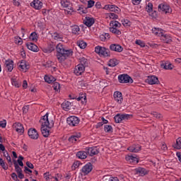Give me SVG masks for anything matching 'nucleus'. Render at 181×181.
I'll list each match as a JSON object with an SVG mask.
<instances>
[{"label":"nucleus","instance_id":"nucleus-49","mask_svg":"<svg viewBox=\"0 0 181 181\" xmlns=\"http://www.w3.org/2000/svg\"><path fill=\"white\" fill-rule=\"evenodd\" d=\"M105 132H112V126L106 124L104 126Z\"/></svg>","mask_w":181,"mask_h":181},{"label":"nucleus","instance_id":"nucleus-37","mask_svg":"<svg viewBox=\"0 0 181 181\" xmlns=\"http://www.w3.org/2000/svg\"><path fill=\"white\" fill-rule=\"evenodd\" d=\"M82 66H83V67H88V59H87L86 57H81L80 58V64Z\"/></svg>","mask_w":181,"mask_h":181},{"label":"nucleus","instance_id":"nucleus-8","mask_svg":"<svg viewBox=\"0 0 181 181\" xmlns=\"http://www.w3.org/2000/svg\"><path fill=\"white\" fill-rule=\"evenodd\" d=\"M66 123L69 127H77L80 124V119L76 116H70L67 117Z\"/></svg>","mask_w":181,"mask_h":181},{"label":"nucleus","instance_id":"nucleus-11","mask_svg":"<svg viewBox=\"0 0 181 181\" xmlns=\"http://www.w3.org/2000/svg\"><path fill=\"white\" fill-rule=\"evenodd\" d=\"M29 63L25 60H21L18 63V68L21 71H23L24 73H26L28 70H29Z\"/></svg>","mask_w":181,"mask_h":181},{"label":"nucleus","instance_id":"nucleus-7","mask_svg":"<svg viewBox=\"0 0 181 181\" xmlns=\"http://www.w3.org/2000/svg\"><path fill=\"white\" fill-rule=\"evenodd\" d=\"M158 12H164V13H172V8L168 4V3L164 2L158 5Z\"/></svg>","mask_w":181,"mask_h":181},{"label":"nucleus","instance_id":"nucleus-53","mask_svg":"<svg viewBox=\"0 0 181 181\" xmlns=\"http://www.w3.org/2000/svg\"><path fill=\"white\" fill-rule=\"evenodd\" d=\"M14 168L17 173H22V168L19 167V165H18V163H16V161L14 162Z\"/></svg>","mask_w":181,"mask_h":181},{"label":"nucleus","instance_id":"nucleus-40","mask_svg":"<svg viewBox=\"0 0 181 181\" xmlns=\"http://www.w3.org/2000/svg\"><path fill=\"white\" fill-rule=\"evenodd\" d=\"M118 64V61L117 60V59H112L109 61L108 62V66L110 67H115V66H117Z\"/></svg>","mask_w":181,"mask_h":181},{"label":"nucleus","instance_id":"nucleus-29","mask_svg":"<svg viewBox=\"0 0 181 181\" xmlns=\"http://www.w3.org/2000/svg\"><path fill=\"white\" fill-rule=\"evenodd\" d=\"M71 30L72 35H75V36H78V35H80V27L77 25H71Z\"/></svg>","mask_w":181,"mask_h":181},{"label":"nucleus","instance_id":"nucleus-44","mask_svg":"<svg viewBox=\"0 0 181 181\" xmlns=\"http://www.w3.org/2000/svg\"><path fill=\"white\" fill-rule=\"evenodd\" d=\"M137 173H139L141 176H145L146 175L147 172L145 168H139L136 170Z\"/></svg>","mask_w":181,"mask_h":181},{"label":"nucleus","instance_id":"nucleus-45","mask_svg":"<svg viewBox=\"0 0 181 181\" xmlns=\"http://www.w3.org/2000/svg\"><path fill=\"white\" fill-rule=\"evenodd\" d=\"M151 115H153L154 118H156L157 119H160L163 117L162 115L158 112H151Z\"/></svg>","mask_w":181,"mask_h":181},{"label":"nucleus","instance_id":"nucleus-59","mask_svg":"<svg viewBox=\"0 0 181 181\" xmlns=\"http://www.w3.org/2000/svg\"><path fill=\"white\" fill-rule=\"evenodd\" d=\"M26 165L28 166V168H29V169H33L35 168L33 164H32V163H30L29 161L26 162Z\"/></svg>","mask_w":181,"mask_h":181},{"label":"nucleus","instance_id":"nucleus-19","mask_svg":"<svg viewBox=\"0 0 181 181\" xmlns=\"http://www.w3.org/2000/svg\"><path fill=\"white\" fill-rule=\"evenodd\" d=\"M83 23L88 26V28H91V26L95 23V21L93 17L86 16L83 21Z\"/></svg>","mask_w":181,"mask_h":181},{"label":"nucleus","instance_id":"nucleus-56","mask_svg":"<svg viewBox=\"0 0 181 181\" xmlns=\"http://www.w3.org/2000/svg\"><path fill=\"white\" fill-rule=\"evenodd\" d=\"M0 127H1V128L6 127V121L5 119L3 121H0Z\"/></svg>","mask_w":181,"mask_h":181},{"label":"nucleus","instance_id":"nucleus-15","mask_svg":"<svg viewBox=\"0 0 181 181\" xmlns=\"http://www.w3.org/2000/svg\"><path fill=\"white\" fill-rule=\"evenodd\" d=\"M126 160L127 162H129V163H132V165H136V163L139 162V159H138V158L135 155L126 156Z\"/></svg>","mask_w":181,"mask_h":181},{"label":"nucleus","instance_id":"nucleus-33","mask_svg":"<svg viewBox=\"0 0 181 181\" xmlns=\"http://www.w3.org/2000/svg\"><path fill=\"white\" fill-rule=\"evenodd\" d=\"M62 107L64 111H69V110H71V103L69 101H64L62 104Z\"/></svg>","mask_w":181,"mask_h":181},{"label":"nucleus","instance_id":"nucleus-46","mask_svg":"<svg viewBox=\"0 0 181 181\" xmlns=\"http://www.w3.org/2000/svg\"><path fill=\"white\" fill-rule=\"evenodd\" d=\"M107 19H118V15L114 13H108L107 17Z\"/></svg>","mask_w":181,"mask_h":181},{"label":"nucleus","instance_id":"nucleus-58","mask_svg":"<svg viewBox=\"0 0 181 181\" xmlns=\"http://www.w3.org/2000/svg\"><path fill=\"white\" fill-rule=\"evenodd\" d=\"M142 2V0H132L133 5H139Z\"/></svg>","mask_w":181,"mask_h":181},{"label":"nucleus","instance_id":"nucleus-39","mask_svg":"<svg viewBox=\"0 0 181 181\" xmlns=\"http://www.w3.org/2000/svg\"><path fill=\"white\" fill-rule=\"evenodd\" d=\"M110 11L115 12V13H119L121 12V9L115 5L110 4Z\"/></svg>","mask_w":181,"mask_h":181},{"label":"nucleus","instance_id":"nucleus-21","mask_svg":"<svg viewBox=\"0 0 181 181\" xmlns=\"http://www.w3.org/2000/svg\"><path fill=\"white\" fill-rule=\"evenodd\" d=\"M28 136L31 139H37L39 138V133L35 129H30L28 130Z\"/></svg>","mask_w":181,"mask_h":181},{"label":"nucleus","instance_id":"nucleus-62","mask_svg":"<svg viewBox=\"0 0 181 181\" xmlns=\"http://www.w3.org/2000/svg\"><path fill=\"white\" fill-rule=\"evenodd\" d=\"M111 179V177L110 175H105L103 178V181H110Z\"/></svg>","mask_w":181,"mask_h":181},{"label":"nucleus","instance_id":"nucleus-64","mask_svg":"<svg viewBox=\"0 0 181 181\" xmlns=\"http://www.w3.org/2000/svg\"><path fill=\"white\" fill-rule=\"evenodd\" d=\"M175 63L177 64H181V58H177L175 59Z\"/></svg>","mask_w":181,"mask_h":181},{"label":"nucleus","instance_id":"nucleus-54","mask_svg":"<svg viewBox=\"0 0 181 181\" xmlns=\"http://www.w3.org/2000/svg\"><path fill=\"white\" fill-rule=\"evenodd\" d=\"M95 4V1H94V0L88 1V8H93Z\"/></svg>","mask_w":181,"mask_h":181},{"label":"nucleus","instance_id":"nucleus-60","mask_svg":"<svg viewBox=\"0 0 181 181\" xmlns=\"http://www.w3.org/2000/svg\"><path fill=\"white\" fill-rule=\"evenodd\" d=\"M11 177H12L13 180H16V181L18 180V175L15 173H13L11 174Z\"/></svg>","mask_w":181,"mask_h":181},{"label":"nucleus","instance_id":"nucleus-3","mask_svg":"<svg viewBox=\"0 0 181 181\" xmlns=\"http://www.w3.org/2000/svg\"><path fill=\"white\" fill-rule=\"evenodd\" d=\"M109 30L111 33H113V35H121L122 32L119 28H121V24L117 21H112L110 23L109 25Z\"/></svg>","mask_w":181,"mask_h":181},{"label":"nucleus","instance_id":"nucleus-4","mask_svg":"<svg viewBox=\"0 0 181 181\" xmlns=\"http://www.w3.org/2000/svg\"><path fill=\"white\" fill-rule=\"evenodd\" d=\"M95 52L97 53V54H99V56H103V57H110V49L100 45L95 47Z\"/></svg>","mask_w":181,"mask_h":181},{"label":"nucleus","instance_id":"nucleus-30","mask_svg":"<svg viewBox=\"0 0 181 181\" xmlns=\"http://www.w3.org/2000/svg\"><path fill=\"white\" fill-rule=\"evenodd\" d=\"M27 47L31 52H39V47L36 45L32 42L27 43Z\"/></svg>","mask_w":181,"mask_h":181},{"label":"nucleus","instance_id":"nucleus-35","mask_svg":"<svg viewBox=\"0 0 181 181\" xmlns=\"http://www.w3.org/2000/svg\"><path fill=\"white\" fill-rule=\"evenodd\" d=\"M52 37L54 40H57L58 42H61V40H62V39H63V35H62L61 34H59L58 33H53L52 34Z\"/></svg>","mask_w":181,"mask_h":181},{"label":"nucleus","instance_id":"nucleus-55","mask_svg":"<svg viewBox=\"0 0 181 181\" xmlns=\"http://www.w3.org/2000/svg\"><path fill=\"white\" fill-rule=\"evenodd\" d=\"M80 165H81V163H80V161H75L73 163L72 168H74V169H77V168H78Z\"/></svg>","mask_w":181,"mask_h":181},{"label":"nucleus","instance_id":"nucleus-6","mask_svg":"<svg viewBox=\"0 0 181 181\" xmlns=\"http://www.w3.org/2000/svg\"><path fill=\"white\" fill-rule=\"evenodd\" d=\"M132 117V115L129 114H117L115 116V121L117 124H119L123 121H127V119H129Z\"/></svg>","mask_w":181,"mask_h":181},{"label":"nucleus","instance_id":"nucleus-20","mask_svg":"<svg viewBox=\"0 0 181 181\" xmlns=\"http://www.w3.org/2000/svg\"><path fill=\"white\" fill-rule=\"evenodd\" d=\"M14 129L18 132V134H23L25 132V129L23 128V125L21 124L20 122H16L13 125Z\"/></svg>","mask_w":181,"mask_h":181},{"label":"nucleus","instance_id":"nucleus-2","mask_svg":"<svg viewBox=\"0 0 181 181\" xmlns=\"http://www.w3.org/2000/svg\"><path fill=\"white\" fill-rule=\"evenodd\" d=\"M40 122L42 124L41 132L45 138H47L50 135V128H53L54 122L52 119H49V113H46L40 119Z\"/></svg>","mask_w":181,"mask_h":181},{"label":"nucleus","instance_id":"nucleus-16","mask_svg":"<svg viewBox=\"0 0 181 181\" xmlns=\"http://www.w3.org/2000/svg\"><path fill=\"white\" fill-rule=\"evenodd\" d=\"M114 100L117 103V104H122L124 101V98H122V93L119 91H115L113 95Z\"/></svg>","mask_w":181,"mask_h":181},{"label":"nucleus","instance_id":"nucleus-38","mask_svg":"<svg viewBox=\"0 0 181 181\" xmlns=\"http://www.w3.org/2000/svg\"><path fill=\"white\" fill-rule=\"evenodd\" d=\"M76 45L80 47V49H86V47H87V42L83 40H78L76 42Z\"/></svg>","mask_w":181,"mask_h":181},{"label":"nucleus","instance_id":"nucleus-32","mask_svg":"<svg viewBox=\"0 0 181 181\" xmlns=\"http://www.w3.org/2000/svg\"><path fill=\"white\" fill-rule=\"evenodd\" d=\"M44 79L46 83H48V84H52V83H54L56 81V78L53 76L45 75Z\"/></svg>","mask_w":181,"mask_h":181},{"label":"nucleus","instance_id":"nucleus-13","mask_svg":"<svg viewBox=\"0 0 181 181\" xmlns=\"http://www.w3.org/2000/svg\"><path fill=\"white\" fill-rule=\"evenodd\" d=\"M146 83L150 84L151 86H153V84H159V79L156 77V76H148L146 79Z\"/></svg>","mask_w":181,"mask_h":181},{"label":"nucleus","instance_id":"nucleus-5","mask_svg":"<svg viewBox=\"0 0 181 181\" xmlns=\"http://www.w3.org/2000/svg\"><path fill=\"white\" fill-rule=\"evenodd\" d=\"M117 79L119 83H121L122 84H132V83H134L132 78L127 74L119 75Z\"/></svg>","mask_w":181,"mask_h":181},{"label":"nucleus","instance_id":"nucleus-63","mask_svg":"<svg viewBox=\"0 0 181 181\" xmlns=\"http://www.w3.org/2000/svg\"><path fill=\"white\" fill-rule=\"evenodd\" d=\"M23 88H28V81L26 80H24L23 82Z\"/></svg>","mask_w":181,"mask_h":181},{"label":"nucleus","instance_id":"nucleus-17","mask_svg":"<svg viewBox=\"0 0 181 181\" xmlns=\"http://www.w3.org/2000/svg\"><path fill=\"white\" fill-rule=\"evenodd\" d=\"M151 32L158 37H162L163 35L165 33V30L163 29L156 27L153 28Z\"/></svg>","mask_w":181,"mask_h":181},{"label":"nucleus","instance_id":"nucleus-61","mask_svg":"<svg viewBox=\"0 0 181 181\" xmlns=\"http://www.w3.org/2000/svg\"><path fill=\"white\" fill-rule=\"evenodd\" d=\"M24 172H26L28 173V175H30V173H32V170L29 169V168L25 166L24 167Z\"/></svg>","mask_w":181,"mask_h":181},{"label":"nucleus","instance_id":"nucleus-51","mask_svg":"<svg viewBox=\"0 0 181 181\" xmlns=\"http://www.w3.org/2000/svg\"><path fill=\"white\" fill-rule=\"evenodd\" d=\"M23 159H25L23 158V156H18V159L17 160V163H18L19 166L23 167V162L22 161V160H23Z\"/></svg>","mask_w":181,"mask_h":181},{"label":"nucleus","instance_id":"nucleus-22","mask_svg":"<svg viewBox=\"0 0 181 181\" xmlns=\"http://www.w3.org/2000/svg\"><path fill=\"white\" fill-rule=\"evenodd\" d=\"M110 49L112 50V52H117V53H121V52L124 50V48L118 44L110 45Z\"/></svg>","mask_w":181,"mask_h":181},{"label":"nucleus","instance_id":"nucleus-31","mask_svg":"<svg viewBox=\"0 0 181 181\" xmlns=\"http://www.w3.org/2000/svg\"><path fill=\"white\" fill-rule=\"evenodd\" d=\"M6 69L8 70V71H12L13 70V61L12 60H6Z\"/></svg>","mask_w":181,"mask_h":181},{"label":"nucleus","instance_id":"nucleus-9","mask_svg":"<svg viewBox=\"0 0 181 181\" xmlns=\"http://www.w3.org/2000/svg\"><path fill=\"white\" fill-rule=\"evenodd\" d=\"M91 170H93V164L91 163H88L85 165L83 166L81 170V175L83 176H86L88 173H90Z\"/></svg>","mask_w":181,"mask_h":181},{"label":"nucleus","instance_id":"nucleus-52","mask_svg":"<svg viewBox=\"0 0 181 181\" xmlns=\"http://www.w3.org/2000/svg\"><path fill=\"white\" fill-rule=\"evenodd\" d=\"M0 166L3 168L4 170H8V166H6V164H5V161L1 158L0 159Z\"/></svg>","mask_w":181,"mask_h":181},{"label":"nucleus","instance_id":"nucleus-1","mask_svg":"<svg viewBox=\"0 0 181 181\" xmlns=\"http://www.w3.org/2000/svg\"><path fill=\"white\" fill-rule=\"evenodd\" d=\"M54 49L57 50L56 57L59 63H64L68 57L73 56V50L64 49L62 43H59L57 46L53 43L49 45L48 50L50 53L54 51Z\"/></svg>","mask_w":181,"mask_h":181},{"label":"nucleus","instance_id":"nucleus-10","mask_svg":"<svg viewBox=\"0 0 181 181\" xmlns=\"http://www.w3.org/2000/svg\"><path fill=\"white\" fill-rule=\"evenodd\" d=\"M30 6L37 11H40L43 8V0H33L30 3Z\"/></svg>","mask_w":181,"mask_h":181},{"label":"nucleus","instance_id":"nucleus-47","mask_svg":"<svg viewBox=\"0 0 181 181\" xmlns=\"http://www.w3.org/2000/svg\"><path fill=\"white\" fill-rule=\"evenodd\" d=\"M14 42L16 45H18L19 46H21V45L23 43V40H22V38H21V37H15Z\"/></svg>","mask_w":181,"mask_h":181},{"label":"nucleus","instance_id":"nucleus-18","mask_svg":"<svg viewBox=\"0 0 181 181\" xmlns=\"http://www.w3.org/2000/svg\"><path fill=\"white\" fill-rule=\"evenodd\" d=\"M81 138V133H75L72 134L71 136L69 138V142L71 144H76L78 139Z\"/></svg>","mask_w":181,"mask_h":181},{"label":"nucleus","instance_id":"nucleus-24","mask_svg":"<svg viewBox=\"0 0 181 181\" xmlns=\"http://www.w3.org/2000/svg\"><path fill=\"white\" fill-rule=\"evenodd\" d=\"M76 156L78 159H86L87 156H88V151H87V148L84 151H78L76 153Z\"/></svg>","mask_w":181,"mask_h":181},{"label":"nucleus","instance_id":"nucleus-23","mask_svg":"<svg viewBox=\"0 0 181 181\" xmlns=\"http://www.w3.org/2000/svg\"><path fill=\"white\" fill-rule=\"evenodd\" d=\"M161 69H164V70H173V64L169 62H163L160 64Z\"/></svg>","mask_w":181,"mask_h":181},{"label":"nucleus","instance_id":"nucleus-36","mask_svg":"<svg viewBox=\"0 0 181 181\" xmlns=\"http://www.w3.org/2000/svg\"><path fill=\"white\" fill-rule=\"evenodd\" d=\"M110 37V34L107 33H103L100 35V40H101V42H105V40H108Z\"/></svg>","mask_w":181,"mask_h":181},{"label":"nucleus","instance_id":"nucleus-26","mask_svg":"<svg viewBox=\"0 0 181 181\" xmlns=\"http://www.w3.org/2000/svg\"><path fill=\"white\" fill-rule=\"evenodd\" d=\"M86 150L88 151V155H90V156H94V155H97L99 152L97 147H89Z\"/></svg>","mask_w":181,"mask_h":181},{"label":"nucleus","instance_id":"nucleus-41","mask_svg":"<svg viewBox=\"0 0 181 181\" xmlns=\"http://www.w3.org/2000/svg\"><path fill=\"white\" fill-rule=\"evenodd\" d=\"M173 148L175 149H181V138L179 137L176 140V143L173 144Z\"/></svg>","mask_w":181,"mask_h":181},{"label":"nucleus","instance_id":"nucleus-57","mask_svg":"<svg viewBox=\"0 0 181 181\" xmlns=\"http://www.w3.org/2000/svg\"><path fill=\"white\" fill-rule=\"evenodd\" d=\"M44 177L45 180H50V173H44Z\"/></svg>","mask_w":181,"mask_h":181},{"label":"nucleus","instance_id":"nucleus-12","mask_svg":"<svg viewBox=\"0 0 181 181\" xmlns=\"http://www.w3.org/2000/svg\"><path fill=\"white\" fill-rule=\"evenodd\" d=\"M146 11L150 16H152V18H156V11H153V4H152V3H148V4H146Z\"/></svg>","mask_w":181,"mask_h":181},{"label":"nucleus","instance_id":"nucleus-25","mask_svg":"<svg viewBox=\"0 0 181 181\" xmlns=\"http://www.w3.org/2000/svg\"><path fill=\"white\" fill-rule=\"evenodd\" d=\"M127 149L129 152L136 153L141 151V146L139 144H134L129 146Z\"/></svg>","mask_w":181,"mask_h":181},{"label":"nucleus","instance_id":"nucleus-27","mask_svg":"<svg viewBox=\"0 0 181 181\" xmlns=\"http://www.w3.org/2000/svg\"><path fill=\"white\" fill-rule=\"evenodd\" d=\"M160 39L164 42V43H170L172 42V37L169 34H166L165 32L160 37Z\"/></svg>","mask_w":181,"mask_h":181},{"label":"nucleus","instance_id":"nucleus-48","mask_svg":"<svg viewBox=\"0 0 181 181\" xmlns=\"http://www.w3.org/2000/svg\"><path fill=\"white\" fill-rule=\"evenodd\" d=\"M76 100L77 101H81L82 104H84V101H86L87 98H86V95H84V94H82L79 97H78Z\"/></svg>","mask_w":181,"mask_h":181},{"label":"nucleus","instance_id":"nucleus-43","mask_svg":"<svg viewBox=\"0 0 181 181\" xmlns=\"http://www.w3.org/2000/svg\"><path fill=\"white\" fill-rule=\"evenodd\" d=\"M30 40H32L33 42H37V34L36 32H33L30 35L29 37Z\"/></svg>","mask_w":181,"mask_h":181},{"label":"nucleus","instance_id":"nucleus-14","mask_svg":"<svg viewBox=\"0 0 181 181\" xmlns=\"http://www.w3.org/2000/svg\"><path fill=\"white\" fill-rule=\"evenodd\" d=\"M86 71V68L82 64H78L74 68V73L76 76H81L83 72Z\"/></svg>","mask_w":181,"mask_h":181},{"label":"nucleus","instance_id":"nucleus-34","mask_svg":"<svg viewBox=\"0 0 181 181\" xmlns=\"http://www.w3.org/2000/svg\"><path fill=\"white\" fill-rule=\"evenodd\" d=\"M11 80L12 86H14V87H16V88H19V87L22 86V82H21L19 80L15 78H12Z\"/></svg>","mask_w":181,"mask_h":181},{"label":"nucleus","instance_id":"nucleus-42","mask_svg":"<svg viewBox=\"0 0 181 181\" xmlns=\"http://www.w3.org/2000/svg\"><path fill=\"white\" fill-rule=\"evenodd\" d=\"M52 88L57 93H60V83L58 82H54Z\"/></svg>","mask_w":181,"mask_h":181},{"label":"nucleus","instance_id":"nucleus-50","mask_svg":"<svg viewBox=\"0 0 181 181\" xmlns=\"http://www.w3.org/2000/svg\"><path fill=\"white\" fill-rule=\"evenodd\" d=\"M136 45H138L140 47H145V42L141 40H136L135 41Z\"/></svg>","mask_w":181,"mask_h":181},{"label":"nucleus","instance_id":"nucleus-28","mask_svg":"<svg viewBox=\"0 0 181 181\" xmlns=\"http://www.w3.org/2000/svg\"><path fill=\"white\" fill-rule=\"evenodd\" d=\"M60 4L62 8H68V9H70V11H73V7L70 6V5H71V4L70 3V1L61 0Z\"/></svg>","mask_w":181,"mask_h":181}]
</instances>
